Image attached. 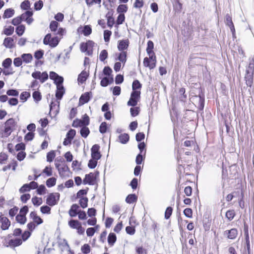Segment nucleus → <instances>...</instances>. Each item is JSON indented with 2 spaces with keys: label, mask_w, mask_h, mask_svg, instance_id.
I'll list each match as a JSON object with an SVG mask.
<instances>
[{
  "label": "nucleus",
  "mask_w": 254,
  "mask_h": 254,
  "mask_svg": "<svg viewBox=\"0 0 254 254\" xmlns=\"http://www.w3.org/2000/svg\"><path fill=\"white\" fill-rule=\"evenodd\" d=\"M254 73V59H252L248 65L246 67L245 80L247 85L251 88L253 83Z\"/></svg>",
  "instance_id": "1"
},
{
  "label": "nucleus",
  "mask_w": 254,
  "mask_h": 254,
  "mask_svg": "<svg viewBox=\"0 0 254 254\" xmlns=\"http://www.w3.org/2000/svg\"><path fill=\"white\" fill-rule=\"evenodd\" d=\"M17 122L13 118L8 119L4 123V127L2 132V136L7 137L15 129Z\"/></svg>",
  "instance_id": "2"
},
{
  "label": "nucleus",
  "mask_w": 254,
  "mask_h": 254,
  "mask_svg": "<svg viewBox=\"0 0 254 254\" xmlns=\"http://www.w3.org/2000/svg\"><path fill=\"white\" fill-rule=\"evenodd\" d=\"M191 101L198 110L202 111L204 106V95L199 93L198 95H192L190 98Z\"/></svg>",
  "instance_id": "3"
},
{
  "label": "nucleus",
  "mask_w": 254,
  "mask_h": 254,
  "mask_svg": "<svg viewBox=\"0 0 254 254\" xmlns=\"http://www.w3.org/2000/svg\"><path fill=\"white\" fill-rule=\"evenodd\" d=\"M98 171L95 173H90L86 174L84 179L83 180L84 185L88 184L89 185H94L95 184L97 177L99 176Z\"/></svg>",
  "instance_id": "4"
},
{
  "label": "nucleus",
  "mask_w": 254,
  "mask_h": 254,
  "mask_svg": "<svg viewBox=\"0 0 254 254\" xmlns=\"http://www.w3.org/2000/svg\"><path fill=\"white\" fill-rule=\"evenodd\" d=\"M140 91H132L130 94V97L127 103V106L135 107L137 104V103L140 99Z\"/></svg>",
  "instance_id": "5"
},
{
  "label": "nucleus",
  "mask_w": 254,
  "mask_h": 254,
  "mask_svg": "<svg viewBox=\"0 0 254 254\" xmlns=\"http://www.w3.org/2000/svg\"><path fill=\"white\" fill-rule=\"evenodd\" d=\"M60 196L59 193H50L46 199V203L51 206L56 205L59 200Z\"/></svg>",
  "instance_id": "6"
},
{
  "label": "nucleus",
  "mask_w": 254,
  "mask_h": 254,
  "mask_svg": "<svg viewBox=\"0 0 254 254\" xmlns=\"http://www.w3.org/2000/svg\"><path fill=\"white\" fill-rule=\"evenodd\" d=\"M31 76L35 79H39L41 83H44L48 79V74L46 71L41 72L40 71L33 72Z\"/></svg>",
  "instance_id": "7"
},
{
  "label": "nucleus",
  "mask_w": 254,
  "mask_h": 254,
  "mask_svg": "<svg viewBox=\"0 0 254 254\" xmlns=\"http://www.w3.org/2000/svg\"><path fill=\"white\" fill-rule=\"evenodd\" d=\"M100 148V146L97 144H94L92 146L91 148V155L92 158L95 159L96 160H99L101 158L102 155L99 151Z\"/></svg>",
  "instance_id": "8"
},
{
  "label": "nucleus",
  "mask_w": 254,
  "mask_h": 254,
  "mask_svg": "<svg viewBox=\"0 0 254 254\" xmlns=\"http://www.w3.org/2000/svg\"><path fill=\"white\" fill-rule=\"evenodd\" d=\"M57 105L55 102L52 101L50 105L49 115L51 117H55L59 112V103Z\"/></svg>",
  "instance_id": "9"
},
{
  "label": "nucleus",
  "mask_w": 254,
  "mask_h": 254,
  "mask_svg": "<svg viewBox=\"0 0 254 254\" xmlns=\"http://www.w3.org/2000/svg\"><path fill=\"white\" fill-rule=\"evenodd\" d=\"M92 98V92H86L82 94L79 98V105H83L89 101Z\"/></svg>",
  "instance_id": "10"
},
{
  "label": "nucleus",
  "mask_w": 254,
  "mask_h": 254,
  "mask_svg": "<svg viewBox=\"0 0 254 254\" xmlns=\"http://www.w3.org/2000/svg\"><path fill=\"white\" fill-rule=\"evenodd\" d=\"M224 235L229 239H235L238 235V231L236 228H232L229 230H226Z\"/></svg>",
  "instance_id": "11"
},
{
  "label": "nucleus",
  "mask_w": 254,
  "mask_h": 254,
  "mask_svg": "<svg viewBox=\"0 0 254 254\" xmlns=\"http://www.w3.org/2000/svg\"><path fill=\"white\" fill-rule=\"evenodd\" d=\"M156 58H153L152 60L145 57L143 60L144 65L146 67H148L150 69L154 68L156 65Z\"/></svg>",
  "instance_id": "12"
},
{
  "label": "nucleus",
  "mask_w": 254,
  "mask_h": 254,
  "mask_svg": "<svg viewBox=\"0 0 254 254\" xmlns=\"http://www.w3.org/2000/svg\"><path fill=\"white\" fill-rule=\"evenodd\" d=\"M225 23L229 27L233 36H234L235 34V29L232 21V17L229 14H227L226 15Z\"/></svg>",
  "instance_id": "13"
},
{
  "label": "nucleus",
  "mask_w": 254,
  "mask_h": 254,
  "mask_svg": "<svg viewBox=\"0 0 254 254\" xmlns=\"http://www.w3.org/2000/svg\"><path fill=\"white\" fill-rule=\"evenodd\" d=\"M154 48V43L152 41H148L147 42V46L146 48V52L147 54L150 56L151 60L153 59V58H156L155 54L153 51Z\"/></svg>",
  "instance_id": "14"
},
{
  "label": "nucleus",
  "mask_w": 254,
  "mask_h": 254,
  "mask_svg": "<svg viewBox=\"0 0 254 254\" xmlns=\"http://www.w3.org/2000/svg\"><path fill=\"white\" fill-rule=\"evenodd\" d=\"M129 45V41L128 39L121 40L118 41V49L120 51H124L127 50Z\"/></svg>",
  "instance_id": "15"
},
{
  "label": "nucleus",
  "mask_w": 254,
  "mask_h": 254,
  "mask_svg": "<svg viewBox=\"0 0 254 254\" xmlns=\"http://www.w3.org/2000/svg\"><path fill=\"white\" fill-rule=\"evenodd\" d=\"M0 222L1 223V228L2 230H6L8 229L10 222L7 217L1 215L0 217Z\"/></svg>",
  "instance_id": "16"
},
{
  "label": "nucleus",
  "mask_w": 254,
  "mask_h": 254,
  "mask_svg": "<svg viewBox=\"0 0 254 254\" xmlns=\"http://www.w3.org/2000/svg\"><path fill=\"white\" fill-rule=\"evenodd\" d=\"M79 206L77 204H73L68 211V214L71 217H75L78 213Z\"/></svg>",
  "instance_id": "17"
},
{
  "label": "nucleus",
  "mask_w": 254,
  "mask_h": 254,
  "mask_svg": "<svg viewBox=\"0 0 254 254\" xmlns=\"http://www.w3.org/2000/svg\"><path fill=\"white\" fill-rule=\"evenodd\" d=\"M114 82L113 76H105L103 77L100 82V85L102 87H106Z\"/></svg>",
  "instance_id": "18"
},
{
  "label": "nucleus",
  "mask_w": 254,
  "mask_h": 254,
  "mask_svg": "<svg viewBox=\"0 0 254 254\" xmlns=\"http://www.w3.org/2000/svg\"><path fill=\"white\" fill-rule=\"evenodd\" d=\"M14 40L11 37H7L4 39L3 45L6 48L12 49L13 47Z\"/></svg>",
  "instance_id": "19"
},
{
  "label": "nucleus",
  "mask_w": 254,
  "mask_h": 254,
  "mask_svg": "<svg viewBox=\"0 0 254 254\" xmlns=\"http://www.w3.org/2000/svg\"><path fill=\"white\" fill-rule=\"evenodd\" d=\"M64 92L65 91L64 86H58V87H57V91L56 93V97L57 99L61 100L62 98Z\"/></svg>",
  "instance_id": "20"
},
{
  "label": "nucleus",
  "mask_w": 254,
  "mask_h": 254,
  "mask_svg": "<svg viewBox=\"0 0 254 254\" xmlns=\"http://www.w3.org/2000/svg\"><path fill=\"white\" fill-rule=\"evenodd\" d=\"M127 52L126 51H121L118 54V57L117 59H116V60H119L120 62L125 64L127 61Z\"/></svg>",
  "instance_id": "21"
},
{
  "label": "nucleus",
  "mask_w": 254,
  "mask_h": 254,
  "mask_svg": "<svg viewBox=\"0 0 254 254\" xmlns=\"http://www.w3.org/2000/svg\"><path fill=\"white\" fill-rule=\"evenodd\" d=\"M108 243L110 246H113L117 241L116 235L114 233H110L108 236Z\"/></svg>",
  "instance_id": "22"
},
{
  "label": "nucleus",
  "mask_w": 254,
  "mask_h": 254,
  "mask_svg": "<svg viewBox=\"0 0 254 254\" xmlns=\"http://www.w3.org/2000/svg\"><path fill=\"white\" fill-rule=\"evenodd\" d=\"M88 76V73L86 71L83 70L78 76V81L81 83H83L86 80Z\"/></svg>",
  "instance_id": "23"
},
{
  "label": "nucleus",
  "mask_w": 254,
  "mask_h": 254,
  "mask_svg": "<svg viewBox=\"0 0 254 254\" xmlns=\"http://www.w3.org/2000/svg\"><path fill=\"white\" fill-rule=\"evenodd\" d=\"M22 241L19 238H16L15 239H11L9 240L8 245L10 247H16L21 245Z\"/></svg>",
  "instance_id": "24"
},
{
  "label": "nucleus",
  "mask_w": 254,
  "mask_h": 254,
  "mask_svg": "<svg viewBox=\"0 0 254 254\" xmlns=\"http://www.w3.org/2000/svg\"><path fill=\"white\" fill-rule=\"evenodd\" d=\"M14 12L13 9L11 8H7L4 10L2 17L4 19L10 18L14 14Z\"/></svg>",
  "instance_id": "25"
},
{
  "label": "nucleus",
  "mask_w": 254,
  "mask_h": 254,
  "mask_svg": "<svg viewBox=\"0 0 254 254\" xmlns=\"http://www.w3.org/2000/svg\"><path fill=\"white\" fill-rule=\"evenodd\" d=\"M137 200V196L135 194H128L126 198V201L127 203L131 204L132 203L135 201H136Z\"/></svg>",
  "instance_id": "26"
},
{
  "label": "nucleus",
  "mask_w": 254,
  "mask_h": 254,
  "mask_svg": "<svg viewBox=\"0 0 254 254\" xmlns=\"http://www.w3.org/2000/svg\"><path fill=\"white\" fill-rule=\"evenodd\" d=\"M118 138L119 139V141L122 144H126L128 141L129 139V135L127 133H123L121 134Z\"/></svg>",
  "instance_id": "27"
},
{
  "label": "nucleus",
  "mask_w": 254,
  "mask_h": 254,
  "mask_svg": "<svg viewBox=\"0 0 254 254\" xmlns=\"http://www.w3.org/2000/svg\"><path fill=\"white\" fill-rule=\"evenodd\" d=\"M61 38H59L58 36H55L52 38L50 43L48 44L51 47L55 48L56 47L59 43L60 41Z\"/></svg>",
  "instance_id": "28"
},
{
  "label": "nucleus",
  "mask_w": 254,
  "mask_h": 254,
  "mask_svg": "<svg viewBox=\"0 0 254 254\" xmlns=\"http://www.w3.org/2000/svg\"><path fill=\"white\" fill-rule=\"evenodd\" d=\"M21 57L23 61L26 64L30 63L33 59L31 54H23Z\"/></svg>",
  "instance_id": "29"
},
{
  "label": "nucleus",
  "mask_w": 254,
  "mask_h": 254,
  "mask_svg": "<svg viewBox=\"0 0 254 254\" xmlns=\"http://www.w3.org/2000/svg\"><path fill=\"white\" fill-rule=\"evenodd\" d=\"M80 133L82 137L86 138L90 133V130L86 126H83L80 129Z\"/></svg>",
  "instance_id": "30"
},
{
  "label": "nucleus",
  "mask_w": 254,
  "mask_h": 254,
  "mask_svg": "<svg viewBox=\"0 0 254 254\" xmlns=\"http://www.w3.org/2000/svg\"><path fill=\"white\" fill-rule=\"evenodd\" d=\"M68 225L72 229L79 228V226L81 225V223L77 220L71 219L68 221Z\"/></svg>",
  "instance_id": "31"
},
{
  "label": "nucleus",
  "mask_w": 254,
  "mask_h": 254,
  "mask_svg": "<svg viewBox=\"0 0 254 254\" xmlns=\"http://www.w3.org/2000/svg\"><path fill=\"white\" fill-rule=\"evenodd\" d=\"M25 29V27L24 25H20L16 27L15 32L19 36H21L24 33Z\"/></svg>",
  "instance_id": "32"
},
{
  "label": "nucleus",
  "mask_w": 254,
  "mask_h": 254,
  "mask_svg": "<svg viewBox=\"0 0 254 254\" xmlns=\"http://www.w3.org/2000/svg\"><path fill=\"white\" fill-rule=\"evenodd\" d=\"M33 15V12L30 10H27L24 13H22L21 15H20V17L22 21H26L28 17H32Z\"/></svg>",
  "instance_id": "33"
},
{
  "label": "nucleus",
  "mask_w": 254,
  "mask_h": 254,
  "mask_svg": "<svg viewBox=\"0 0 254 254\" xmlns=\"http://www.w3.org/2000/svg\"><path fill=\"white\" fill-rule=\"evenodd\" d=\"M236 215L234 210H229L226 212V217L229 221L232 220Z\"/></svg>",
  "instance_id": "34"
},
{
  "label": "nucleus",
  "mask_w": 254,
  "mask_h": 254,
  "mask_svg": "<svg viewBox=\"0 0 254 254\" xmlns=\"http://www.w3.org/2000/svg\"><path fill=\"white\" fill-rule=\"evenodd\" d=\"M88 199L87 197H81L79 200V203L82 208L87 207Z\"/></svg>",
  "instance_id": "35"
},
{
  "label": "nucleus",
  "mask_w": 254,
  "mask_h": 254,
  "mask_svg": "<svg viewBox=\"0 0 254 254\" xmlns=\"http://www.w3.org/2000/svg\"><path fill=\"white\" fill-rule=\"evenodd\" d=\"M16 220L21 224H24L26 221V217L24 215L18 214L16 216Z\"/></svg>",
  "instance_id": "36"
},
{
  "label": "nucleus",
  "mask_w": 254,
  "mask_h": 254,
  "mask_svg": "<svg viewBox=\"0 0 254 254\" xmlns=\"http://www.w3.org/2000/svg\"><path fill=\"white\" fill-rule=\"evenodd\" d=\"M141 84L140 83L139 80L136 79L134 80L132 84V91H137V90L140 89L141 88Z\"/></svg>",
  "instance_id": "37"
},
{
  "label": "nucleus",
  "mask_w": 254,
  "mask_h": 254,
  "mask_svg": "<svg viewBox=\"0 0 254 254\" xmlns=\"http://www.w3.org/2000/svg\"><path fill=\"white\" fill-rule=\"evenodd\" d=\"M92 32V28L90 25H85L83 27L82 33L85 36H88L91 34Z\"/></svg>",
  "instance_id": "38"
},
{
  "label": "nucleus",
  "mask_w": 254,
  "mask_h": 254,
  "mask_svg": "<svg viewBox=\"0 0 254 254\" xmlns=\"http://www.w3.org/2000/svg\"><path fill=\"white\" fill-rule=\"evenodd\" d=\"M56 179L54 177H51L49 178L46 181V185L48 188H51L54 187L56 183Z\"/></svg>",
  "instance_id": "39"
},
{
  "label": "nucleus",
  "mask_w": 254,
  "mask_h": 254,
  "mask_svg": "<svg viewBox=\"0 0 254 254\" xmlns=\"http://www.w3.org/2000/svg\"><path fill=\"white\" fill-rule=\"evenodd\" d=\"M127 10V6L126 4H120L118 6L117 11L120 14H124Z\"/></svg>",
  "instance_id": "40"
},
{
  "label": "nucleus",
  "mask_w": 254,
  "mask_h": 254,
  "mask_svg": "<svg viewBox=\"0 0 254 254\" xmlns=\"http://www.w3.org/2000/svg\"><path fill=\"white\" fill-rule=\"evenodd\" d=\"M59 26V23L56 21H52L50 24L49 28L51 31L52 32H56L58 30V27Z\"/></svg>",
  "instance_id": "41"
},
{
  "label": "nucleus",
  "mask_w": 254,
  "mask_h": 254,
  "mask_svg": "<svg viewBox=\"0 0 254 254\" xmlns=\"http://www.w3.org/2000/svg\"><path fill=\"white\" fill-rule=\"evenodd\" d=\"M14 28L13 26H10L7 28H5L4 29L3 31V33L4 34L7 36L11 35L14 32Z\"/></svg>",
  "instance_id": "42"
},
{
  "label": "nucleus",
  "mask_w": 254,
  "mask_h": 254,
  "mask_svg": "<svg viewBox=\"0 0 254 254\" xmlns=\"http://www.w3.org/2000/svg\"><path fill=\"white\" fill-rule=\"evenodd\" d=\"M112 72L113 71L112 68L108 66H105L103 70V73L105 75H106V76L113 77V75L112 74Z\"/></svg>",
  "instance_id": "43"
},
{
  "label": "nucleus",
  "mask_w": 254,
  "mask_h": 254,
  "mask_svg": "<svg viewBox=\"0 0 254 254\" xmlns=\"http://www.w3.org/2000/svg\"><path fill=\"white\" fill-rule=\"evenodd\" d=\"M12 64V60L9 58H6L5 59L2 63V66L4 68H9Z\"/></svg>",
  "instance_id": "44"
},
{
  "label": "nucleus",
  "mask_w": 254,
  "mask_h": 254,
  "mask_svg": "<svg viewBox=\"0 0 254 254\" xmlns=\"http://www.w3.org/2000/svg\"><path fill=\"white\" fill-rule=\"evenodd\" d=\"M56 156V153L55 151L52 150L49 152L47 154V161L49 162H51L53 161L54 159Z\"/></svg>",
  "instance_id": "45"
},
{
  "label": "nucleus",
  "mask_w": 254,
  "mask_h": 254,
  "mask_svg": "<svg viewBox=\"0 0 254 254\" xmlns=\"http://www.w3.org/2000/svg\"><path fill=\"white\" fill-rule=\"evenodd\" d=\"M33 98L36 102L40 101L42 99L41 93L38 91H35L32 94Z\"/></svg>",
  "instance_id": "46"
},
{
  "label": "nucleus",
  "mask_w": 254,
  "mask_h": 254,
  "mask_svg": "<svg viewBox=\"0 0 254 254\" xmlns=\"http://www.w3.org/2000/svg\"><path fill=\"white\" fill-rule=\"evenodd\" d=\"M30 97V93L27 91L22 92L20 95V99L23 102H25Z\"/></svg>",
  "instance_id": "47"
},
{
  "label": "nucleus",
  "mask_w": 254,
  "mask_h": 254,
  "mask_svg": "<svg viewBox=\"0 0 254 254\" xmlns=\"http://www.w3.org/2000/svg\"><path fill=\"white\" fill-rule=\"evenodd\" d=\"M32 202L34 205L38 206L42 203V199L40 197L34 196L32 198Z\"/></svg>",
  "instance_id": "48"
},
{
  "label": "nucleus",
  "mask_w": 254,
  "mask_h": 254,
  "mask_svg": "<svg viewBox=\"0 0 254 254\" xmlns=\"http://www.w3.org/2000/svg\"><path fill=\"white\" fill-rule=\"evenodd\" d=\"M107 124L105 122H102L99 127V131L101 133L104 134L107 132Z\"/></svg>",
  "instance_id": "49"
},
{
  "label": "nucleus",
  "mask_w": 254,
  "mask_h": 254,
  "mask_svg": "<svg viewBox=\"0 0 254 254\" xmlns=\"http://www.w3.org/2000/svg\"><path fill=\"white\" fill-rule=\"evenodd\" d=\"M81 121L83 126H87L89 124V117L86 114H84L83 116L82 120H81Z\"/></svg>",
  "instance_id": "50"
},
{
  "label": "nucleus",
  "mask_w": 254,
  "mask_h": 254,
  "mask_svg": "<svg viewBox=\"0 0 254 254\" xmlns=\"http://www.w3.org/2000/svg\"><path fill=\"white\" fill-rule=\"evenodd\" d=\"M108 52L106 50H103L100 52L99 59L100 61L104 62L108 58Z\"/></svg>",
  "instance_id": "51"
},
{
  "label": "nucleus",
  "mask_w": 254,
  "mask_h": 254,
  "mask_svg": "<svg viewBox=\"0 0 254 254\" xmlns=\"http://www.w3.org/2000/svg\"><path fill=\"white\" fill-rule=\"evenodd\" d=\"M185 92L186 90L184 88H181L179 90V93L180 95L179 98L182 101H185L187 98V95L185 94Z\"/></svg>",
  "instance_id": "52"
},
{
  "label": "nucleus",
  "mask_w": 254,
  "mask_h": 254,
  "mask_svg": "<svg viewBox=\"0 0 254 254\" xmlns=\"http://www.w3.org/2000/svg\"><path fill=\"white\" fill-rule=\"evenodd\" d=\"M88 190V188H87L86 189L80 190L76 193V197L78 198L83 197V196L87 193Z\"/></svg>",
  "instance_id": "53"
},
{
  "label": "nucleus",
  "mask_w": 254,
  "mask_h": 254,
  "mask_svg": "<svg viewBox=\"0 0 254 254\" xmlns=\"http://www.w3.org/2000/svg\"><path fill=\"white\" fill-rule=\"evenodd\" d=\"M90 247L89 244H85L81 248V252L84 254H88L90 252Z\"/></svg>",
  "instance_id": "54"
},
{
  "label": "nucleus",
  "mask_w": 254,
  "mask_h": 254,
  "mask_svg": "<svg viewBox=\"0 0 254 254\" xmlns=\"http://www.w3.org/2000/svg\"><path fill=\"white\" fill-rule=\"evenodd\" d=\"M98 160H96L95 159H93L91 158V159L89 160L88 163V167L90 169H94L97 164V161Z\"/></svg>",
  "instance_id": "55"
},
{
  "label": "nucleus",
  "mask_w": 254,
  "mask_h": 254,
  "mask_svg": "<svg viewBox=\"0 0 254 254\" xmlns=\"http://www.w3.org/2000/svg\"><path fill=\"white\" fill-rule=\"evenodd\" d=\"M6 94L8 96L17 97L19 95V92L16 89H10L7 90Z\"/></svg>",
  "instance_id": "56"
},
{
  "label": "nucleus",
  "mask_w": 254,
  "mask_h": 254,
  "mask_svg": "<svg viewBox=\"0 0 254 254\" xmlns=\"http://www.w3.org/2000/svg\"><path fill=\"white\" fill-rule=\"evenodd\" d=\"M76 134V131L73 129H69L66 133V137L70 140H72Z\"/></svg>",
  "instance_id": "57"
},
{
  "label": "nucleus",
  "mask_w": 254,
  "mask_h": 254,
  "mask_svg": "<svg viewBox=\"0 0 254 254\" xmlns=\"http://www.w3.org/2000/svg\"><path fill=\"white\" fill-rule=\"evenodd\" d=\"M46 188L43 185H41L39 186H38L37 188V193L39 195H42L46 192Z\"/></svg>",
  "instance_id": "58"
},
{
  "label": "nucleus",
  "mask_w": 254,
  "mask_h": 254,
  "mask_svg": "<svg viewBox=\"0 0 254 254\" xmlns=\"http://www.w3.org/2000/svg\"><path fill=\"white\" fill-rule=\"evenodd\" d=\"M173 212V208L171 206L167 207L165 212V218L168 219L171 217Z\"/></svg>",
  "instance_id": "59"
},
{
  "label": "nucleus",
  "mask_w": 254,
  "mask_h": 254,
  "mask_svg": "<svg viewBox=\"0 0 254 254\" xmlns=\"http://www.w3.org/2000/svg\"><path fill=\"white\" fill-rule=\"evenodd\" d=\"M63 82H64L63 77L60 76L59 75L54 80V83L57 85V87H58V86H60V85L63 86Z\"/></svg>",
  "instance_id": "60"
},
{
  "label": "nucleus",
  "mask_w": 254,
  "mask_h": 254,
  "mask_svg": "<svg viewBox=\"0 0 254 254\" xmlns=\"http://www.w3.org/2000/svg\"><path fill=\"white\" fill-rule=\"evenodd\" d=\"M108 14L109 13L106 14V17L107 18V25L108 27L111 28L115 23V20L112 16H108Z\"/></svg>",
  "instance_id": "61"
},
{
  "label": "nucleus",
  "mask_w": 254,
  "mask_h": 254,
  "mask_svg": "<svg viewBox=\"0 0 254 254\" xmlns=\"http://www.w3.org/2000/svg\"><path fill=\"white\" fill-rule=\"evenodd\" d=\"M111 34L112 32L110 30H106L104 31V39L106 42H109Z\"/></svg>",
  "instance_id": "62"
},
{
  "label": "nucleus",
  "mask_w": 254,
  "mask_h": 254,
  "mask_svg": "<svg viewBox=\"0 0 254 254\" xmlns=\"http://www.w3.org/2000/svg\"><path fill=\"white\" fill-rule=\"evenodd\" d=\"M40 210L43 214H50L51 213V208L48 205L42 206Z\"/></svg>",
  "instance_id": "63"
},
{
  "label": "nucleus",
  "mask_w": 254,
  "mask_h": 254,
  "mask_svg": "<svg viewBox=\"0 0 254 254\" xmlns=\"http://www.w3.org/2000/svg\"><path fill=\"white\" fill-rule=\"evenodd\" d=\"M44 55V51L42 50L36 51L34 53V57L37 60L42 59Z\"/></svg>",
  "instance_id": "64"
}]
</instances>
